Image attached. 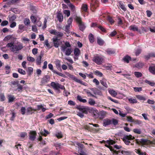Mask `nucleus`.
Masks as SVG:
<instances>
[{
	"instance_id": "nucleus-1",
	"label": "nucleus",
	"mask_w": 155,
	"mask_h": 155,
	"mask_svg": "<svg viewBox=\"0 0 155 155\" xmlns=\"http://www.w3.org/2000/svg\"><path fill=\"white\" fill-rule=\"evenodd\" d=\"M13 42L8 43L6 45V47L10 48V51L15 54L18 53L23 48V44L20 42L16 44H14Z\"/></svg>"
},
{
	"instance_id": "nucleus-2",
	"label": "nucleus",
	"mask_w": 155,
	"mask_h": 155,
	"mask_svg": "<svg viewBox=\"0 0 155 155\" xmlns=\"http://www.w3.org/2000/svg\"><path fill=\"white\" fill-rule=\"evenodd\" d=\"M51 86L53 88L55 91H57L58 93L60 92L59 89L63 90V95L65 96H68L70 93L67 91L65 89L64 86L61 84H59L57 82H52L51 83Z\"/></svg>"
},
{
	"instance_id": "nucleus-3",
	"label": "nucleus",
	"mask_w": 155,
	"mask_h": 155,
	"mask_svg": "<svg viewBox=\"0 0 155 155\" xmlns=\"http://www.w3.org/2000/svg\"><path fill=\"white\" fill-rule=\"evenodd\" d=\"M64 45H62L61 46V50L63 52H65V54L67 56L71 55L72 52L71 48H69L71 47L70 43L67 41H64Z\"/></svg>"
},
{
	"instance_id": "nucleus-4",
	"label": "nucleus",
	"mask_w": 155,
	"mask_h": 155,
	"mask_svg": "<svg viewBox=\"0 0 155 155\" xmlns=\"http://www.w3.org/2000/svg\"><path fill=\"white\" fill-rule=\"evenodd\" d=\"M118 123V121L114 118L110 119L106 118L103 120V125L105 127L112 124L114 125H116Z\"/></svg>"
},
{
	"instance_id": "nucleus-5",
	"label": "nucleus",
	"mask_w": 155,
	"mask_h": 155,
	"mask_svg": "<svg viewBox=\"0 0 155 155\" xmlns=\"http://www.w3.org/2000/svg\"><path fill=\"white\" fill-rule=\"evenodd\" d=\"M106 142L109 145H107L106 144L105 146L109 148L110 150L113 152V155H122L120 150L117 151L115 150L113 147L110 146V145L113 144L114 143L113 140H107Z\"/></svg>"
},
{
	"instance_id": "nucleus-6",
	"label": "nucleus",
	"mask_w": 155,
	"mask_h": 155,
	"mask_svg": "<svg viewBox=\"0 0 155 155\" xmlns=\"http://www.w3.org/2000/svg\"><path fill=\"white\" fill-rule=\"evenodd\" d=\"M104 60L103 56L97 54L94 55L92 60L93 62L99 65L102 64Z\"/></svg>"
},
{
	"instance_id": "nucleus-7",
	"label": "nucleus",
	"mask_w": 155,
	"mask_h": 155,
	"mask_svg": "<svg viewBox=\"0 0 155 155\" xmlns=\"http://www.w3.org/2000/svg\"><path fill=\"white\" fill-rule=\"evenodd\" d=\"M74 19L78 24L79 29L81 31H83L86 27L84 23L82 22L81 18L76 16L74 18Z\"/></svg>"
},
{
	"instance_id": "nucleus-8",
	"label": "nucleus",
	"mask_w": 155,
	"mask_h": 155,
	"mask_svg": "<svg viewBox=\"0 0 155 155\" xmlns=\"http://www.w3.org/2000/svg\"><path fill=\"white\" fill-rule=\"evenodd\" d=\"M135 137L132 135H124L122 138L124 143L127 145H129L130 143V140L134 139Z\"/></svg>"
},
{
	"instance_id": "nucleus-9",
	"label": "nucleus",
	"mask_w": 155,
	"mask_h": 155,
	"mask_svg": "<svg viewBox=\"0 0 155 155\" xmlns=\"http://www.w3.org/2000/svg\"><path fill=\"white\" fill-rule=\"evenodd\" d=\"M65 74L72 80L77 83H78L84 86L86 85V83L83 81H82L77 79L76 77L74 75L70 74L69 73L65 72Z\"/></svg>"
},
{
	"instance_id": "nucleus-10",
	"label": "nucleus",
	"mask_w": 155,
	"mask_h": 155,
	"mask_svg": "<svg viewBox=\"0 0 155 155\" xmlns=\"http://www.w3.org/2000/svg\"><path fill=\"white\" fill-rule=\"evenodd\" d=\"M73 21L72 18L70 17L68 19L67 22L68 24L66 25L65 26L64 30L67 32H69L70 30V27Z\"/></svg>"
},
{
	"instance_id": "nucleus-11",
	"label": "nucleus",
	"mask_w": 155,
	"mask_h": 155,
	"mask_svg": "<svg viewBox=\"0 0 155 155\" xmlns=\"http://www.w3.org/2000/svg\"><path fill=\"white\" fill-rule=\"evenodd\" d=\"M49 32L51 34L56 35L57 36L56 37H57L58 38L61 37L64 35L63 33L61 32L58 31L55 29L51 30L49 31Z\"/></svg>"
},
{
	"instance_id": "nucleus-12",
	"label": "nucleus",
	"mask_w": 155,
	"mask_h": 155,
	"mask_svg": "<svg viewBox=\"0 0 155 155\" xmlns=\"http://www.w3.org/2000/svg\"><path fill=\"white\" fill-rule=\"evenodd\" d=\"M76 108L83 113L87 114L89 112L88 108L83 106H78L76 107Z\"/></svg>"
},
{
	"instance_id": "nucleus-13",
	"label": "nucleus",
	"mask_w": 155,
	"mask_h": 155,
	"mask_svg": "<svg viewBox=\"0 0 155 155\" xmlns=\"http://www.w3.org/2000/svg\"><path fill=\"white\" fill-rule=\"evenodd\" d=\"M50 78L48 75H45L42 79L41 81V85H44L47 83L50 80Z\"/></svg>"
},
{
	"instance_id": "nucleus-14",
	"label": "nucleus",
	"mask_w": 155,
	"mask_h": 155,
	"mask_svg": "<svg viewBox=\"0 0 155 155\" xmlns=\"http://www.w3.org/2000/svg\"><path fill=\"white\" fill-rule=\"evenodd\" d=\"M36 132L34 131H31L29 133V139L32 141L35 140L36 138Z\"/></svg>"
},
{
	"instance_id": "nucleus-15",
	"label": "nucleus",
	"mask_w": 155,
	"mask_h": 155,
	"mask_svg": "<svg viewBox=\"0 0 155 155\" xmlns=\"http://www.w3.org/2000/svg\"><path fill=\"white\" fill-rule=\"evenodd\" d=\"M90 89L93 92V93L95 95H102V94L101 91L98 89L96 88H91Z\"/></svg>"
},
{
	"instance_id": "nucleus-16",
	"label": "nucleus",
	"mask_w": 155,
	"mask_h": 155,
	"mask_svg": "<svg viewBox=\"0 0 155 155\" xmlns=\"http://www.w3.org/2000/svg\"><path fill=\"white\" fill-rule=\"evenodd\" d=\"M59 39L57 37H54L52 38L53 42L55 48H58L60 45Z\"/></svg>"
},
{
	"instance_id": "nucleus-17",
	"label": "nucleus",
	"mask_w": 155,
	"mask_h": 155,
	"mask_svg": "<svg viewBox=\"0 0 155 155\" xmlns=\"http://www.w3.org/2000/svg\"><path fill=\"white\" fill-rule=\"evenodd\" d=\"M57 18H58V20L59 22H61L63 21V16L62 14L60 12H57Z\"/></svg>"
},
{
	"instance_id": "nucleus-18",
	"label": "nucleus",
	"mask_w": 155,
	"mask_h": 155,
	"mask_svg": "<svg viewBox=\"0 0 155 155\" xmlns=\"http://www.w3.org/2000/svg\"><path fill=\"white\" fill-rule=\"evenodd\" d=\"M43 53L41 51L40 55L36 59V63L37 65H39L40 64L41 59L43 56Z\"/></svg>"
},
{
	"instance_id": "nucleus-19",
	"label": "nucleus",
	"mask_w": 155,
	"mask_h": 155,
	"mask_svg": "<svg viewBox=\"0 0 155 155\" xmlns=\"http://www.w3.org/2000/svg\"><path fill=\"white\" fill-rule=\"evenodd\" d=\"M129 28L130 30H133L134 31H137L140 34L142 33L141 31L140 30H139L138 27L136 26L135 25H131L129 27Z\"/></svg>"
},
{
	"instance_id": "nucleus-20",
	"label": "nucleus",
	"mask_w": 155,
	"mask_h": 155,
	"mask_svg": "<svg viewBox=\"0 0 155 155\" xmlns=\"http://www.w3.org/2000/svg\"><path fill=\"white\" fill-rule=\"evenodd\" d=\"M8 102L11 103L13 102L15 99V97L14 95L9 94L8 95Z\"/></svg>"
},
{
	"instance_id": "nucleus-21",
	"label": "nucleus",
	"mask_w": 155,
	"mask_h": 155,
	"mask_svg": "<svg viewBox=\"0 0 155 155\" xmlns=\"http://www.w3.org/2000/svg\"><path fill=\"white\" fill-rule=\"evenodd\" d=\"M123 60L124 62L128 63L131 60V58L130 56L127 55L123 58Z\"/></svg>"
},
{
	"instance_id": "nucleus-22",
	"label": "nucleus",
	"mask_w": 155,
	"mask_h": 155,
	"mask_svg": "<svg viewBox=\"0 0 155 155\" xmlns=\"http://www.w3.org/2000/svg\"><path fill=\"white\" fill-rule=\"evenodd\" d=\"M36 111L35 109L31 107H28L27 109V113L28 114H32L33 112V111Z\"/></svg>"
},
{
	"instance_id": "nucleus-23",
	"label": "nucleus",
	"mask_w": 155,
	"mask_h": 155,
	"mask_svg": "<svg viewBox=\"0 0 155 155\" xmlns=\"http://www.w3.org/2000/svg\"><path fill=\"white\" fill-rule=\"evenodd\" d=\"M149 71L153 74H155V65H152L149 68Z\"/></svg>"
},
{
	"instance_id": "nucleus-24",
	"label": "nucleus",
	"mask_w": 155,
	"mask_h": 155,
	"mask_svg": "<svg viewBox=\"0 0 155 155\" xmlns=\"http://www.w3.org/2000/svg\"><path fill=\"white\" fill-rule=\"evenodd\" d=\"M88 39L90 42L91 43H93L94 41V35L92 33H90L88 36Z\"/></svg>"
},
{
	"instance_id": "nucleus-25",
	"label": "nucleus",
	"mask_w": 155,
	"mask_h": 155,
	"mask_svg": "<svg viewBox=\"0 0 155 155\" xmlns=\"http://www.w3.org/2000/svg\"><path fill=\"white\" fill-rule=\"evenodd\" d=\"M97 42L100 46L103 45L104 43V41L99 37L97 38Z\"/></svg>"
},
{
	"instance_id": "nucleus-26",
	"label": "nucleus",
	"mask_w": 155,
	"mask_h": 155,
	"mask_svg": "<svg viewBox=\"0 0 155 155\" xmlns=\"http://www.w3.org/2000/svg\"><path fill=\"white\" fill-rule=\"evenodd\" d=\"M84 91L86 93V94H87L88 96H91L92 97H94L95 98H97L96 97L92 94L90 91L87 89H84Z\"/></svg>"
},
{
	"instance_id": "nucleus-27",
	"label": "nucleus",
	"mask_w": 155,
	"mask_h": 155,
	"mask_svg": "<svg viewBox=\"0 0 155 155\" xmlns=\"http://www.w3.org/2000/svg\"><path fill=\"white\" fill-rule=\"evenodd\" d=\"M129 102L131 104H136L137 102V101L136 98L130 97L128 98Z\"/></svg>"
},
{
	"instance_id": "nucleus-28",
	"label": "nucleus",
	"mask_w": 155,
	"mask_h": 155,
	"mask_svg": "<svg viewBox=\"0 0 155 155\" xmlns=\"http://www.w3.org/2000/svg\"><path fill=\"white\" fill-rule=\"evenodd\" d=\"M107 54L109 55L114 54L115 53V51L111 48H108L106 51Z\"/></svg>"
},
{
	"instance_id": "nucleus-29",
	"label": "nucleus",
	"mask_w": 155,
	"mask_h": 155,
	"mask_svg": "<svg viewBox=\"0 0 155 155\" xmlns=\"http://www.w3.org/2000/svg\"><path fill=\"white\" fill-rule=\"evenodd\" d=\"M119 5L120 7L124 12H125L126 11V8L125 7L124 4L121 2L120 1L119 2Z\"/></svg>"
},
{
	"instance_id": "nucleus-30",
	"label": "nucleus",
	"mask_w": 155,
	"mask_h": 155,
	"mask_svg": "<svg viewBox=\"0 0 155 155\" xmlns=\"http://www.w3.org/2000/svg\"><path fill=\"white\" fill-rule=\"evenodd\" d=\"M101 84L105 87L107 88L108 87L107 84V80L105 79H103L101 81Z\"/></svg>"
},
{
	"instance_id": "nucleus-31",
	"label": "nucleus",
	"mask_w": 155,
	"mask_h": 155,
	"mask_svg": "<svg viewBox=\"0 0 155 155\" xmlns=\"http://www.w3.org/2000/svg\"><path fill=\"white\" fill-rule=\"evenodd\" d=\"M77 100L80 102L83 103H85L87 102V101L86 99H83L81 96L79 95H78L77 96Z\"/></svg>"
},
{
	"instance_id": "nucleus-32",
	"label": "nucleus",
	"mask_w": 155,
	"mask_h": 155,
	"mask_svg": "<svg viewBox=\"0 0 155 155\" xmlns=\"http://www.w3.org/2000/svg\"><path fill=\"white\" fill-rule=\"evenodd\" d=\"M37 107L38 110L41 109L42 111L43 112H44L47 109L46 108L44 107L41 104L38 105H37Z\"/></svg>"
},
{
	"instance_id": "nucleus-33",
	"label": "nucleus",
	"mask_w": 155,
	"mask_h": 155,
	"mask_svg": "<svg viewBox=\"0 0 155 155\" xmlns=\"http://www.w3.org/2000/svg\"><path fill=\"white\" fill-rule=\"evenodd\" d=\"M105 112L104 111L100 112L98 114V117L100 119H103L105 117Z\"/></svg>"
},
{
	"instance_id": "nucleus-34",
	"label": "nucleus",
	"mask_w": 155,
	"mask_h": 155,
	"mask_svg": "<svg viewBox=\"0 0 155 155\" xmlns=\"http://www.w3.org/2000/svg\"><path fill=\"white\" fill-rule=\"evenodd\" d=\"M81 8L83 11L86 12L88 9L87 5L86 4H82Z\"/></svg>"
},
{
	"instance_id": "nucleus-35",
	"label": "nucleus",
	"mask_w": 155,
	"mask_h": 155,
	"mask_svg": "<svg viewBox=\"0 0 155 155\" xmlns=\"http://www.w3.org/2000/svg\"><path fill=\"white\" fill-rule=\"evenodd\" d=\"M133 131L135 134H141L142 133V131L141 129L139 128H135L133 130Z\"/></svg>"
},
{
	"instance_id": "nucleus-36",
	"label": "nucleus",
	"mask_w": 155,
	"mask_h": 155,
	"mask_svg": "<svg viewBox=\"0 0 155 155\" xmlns=\"http://www.w3.org/2000/svg\"><path fill=\"white\" fill-rule=\"evenodd\" d=\"M136 96L137 98L140 100L144 101L146 100V98L143 96L140 95H136Z\"/></svg>"
},
{
	"instance_id": "nucleus-37",
	"label": "nucleus",
	"mask_w": 155,
	"mask_h": 155,
	"mask_svg": "<svg viewBox=\"0 0 155 155\" xmlns=\"http://www.w3.org/2000/svg\"><path fill=\"white\" fill-rule=\"evenodd\" d=\"M74 53L75 55L79 56L80 53V51L78 48H75L74 50Z\"/></svg>"
},
{
	"instance_id": "nucleus-38",
	"label": "nucleus",
	"mask_w": 155,
	"mask_h": 155,
	"mask_svg": "<svg viewBox=\"0 0 155 155\" xmlns=\"http://www.w3.org/2000/svg\"><path fill=\"white\" fill-rule=\"evenodd\" d=\"M16 16L15 15L9 17V22L14 21L16 18Z\"/></svg>"
},
{
	"instance_id": "nucleus-39",
	"label": "nucleus",
	"mask_w": 155,
	"mask_h": 155,
	"mask_svg": "<svg viewBox=\"0 0 155 155\" xmlns=\"http://www.w3.org/2000/svg\"><path fill=\"white\" fill-rule=\"evenodd\" d=\"M109 93L113 96L115 97L117 94L115 91L113 90H110L109 91Z\"/></svg>"
},
{
	"instance_id": "nucleus-40",
	"label": "nucleus",
	"mask_w": 155,
	"mask_h": 155,
	"mask_svg": "<svg viewBox=\"0 0 155 155\" xmlns=\"http://www.w3.org/2000/svg\"><path fill=\"white\" fill-rule=\"evenodd\" d=\"M53 72L54 73L56 74L59 75L60 76H61L63 78H67V77L65 75H64V74H63L62 73L57 72V71H56L55 70H53Z\"/></svg>"
},
{
	"instance_id": "nucleus-41",
	"label": "nucleus",
	"mask_w": 155,
	"mask_h": 155,
	"mask_svg": "<svg viewBox=\"0 0 155 155\" xmlns=\"http://www.w3.org/2000/svg\"><path fill=\"white\" fill-rule=\"evenodd\" d=\"M144 65V64L142 63H138L135 65V67L138 68H142Z\"/></svg>"
},
{
	"instance_id": "nucleus-42",
	"label": "nucleus",
	"mask_w": 155,
	"mask_h": 155,
	"mask_svg": "<svg viewBox=\"0 0 155 155\" xmlns=\"http://www.w3.org/2000/svg\"><path fill=\"white\" fill-rule=\"evenodd\" d=\"M88 103L90 105L93 106L95 104V102L94 99L90 98L89 99Z\"/></svg>"
},
{
	"instance_id": "nucleus-43",
	"label": "nucleus",
	"mask_w": 155,
	"mask_h": 155,
	"mask_svg": "<svg viewBox=\"0 0 155 155\" xmlns=\"http://www.w3.org/2000/svg\"><path fill=\"white\" fill-rule=\"evenodd\" d=\"M31 21L34 24L36 23V22L37 21V18L33 15H32L31 16Z\"/></svg>"
},
{
	"instance_id": "nucleus-44",
	"label": "nucleus",
	"mask_w": 155,
	"mask_h": 155,
	"mask_svg": "<svg viewBox=\"0 0 155 155\" xmlns=\"http://www.w3.org/2000/svg\"><path fill=\"white\" fill-rule=\"evenodd\" d=\"M43 131L44 132H41V135H43L45 137H46L47 136V134H49V132L46 129H43Z\"/></svg>"
},
{
	"instance_id": "nucleus-45",
	"label": "nucleus",
	"mask_w": 155,
	"mask_h": 155,
	"mask_svg": "<svg viewBox=\"0 0 155 155\" xmlns=\"http://www.w3.org/2000/svg\"><path fill=\"white\" fill-rule=\"evenodd\" d=\"M134 74L135 76L137 78L140 77L142 76V74L141 72L137 71L135 72H134Z\"/></svg>"
},
{
	"instance_id": "nucleus-46",
	"label": "nucleus",
	"mask_w": 155,
	"mask_h": 155,
	"mask_svg": "<svg viewBox=\"0 0 155 155\" xmlns=\"http://www.w3.org/2000/svg\"><path fill=\"white\" fill-rule=\"evenodd\" d=\"M122 75L124 76L128 80H130L132 79L130 77L131 75L130 74H122Z\"/></svg>"
},
{
	"instance_id": "nucleus-47",
	"label": "nucleus",
	"mask_w": 155,
	"mask_h": 155,
	"mask_svg": "<svg viewBox=\"0 0 155 155\" xmlns=\"http://www.w3.org/2000/svg\"><path fill=\"white\" fill-rule=\"evenodd\" d=\"M144 82L147 83L149 85H150L151 86H153L155 85V83L153 82H151L149 81H148L147 80H145Z\"/></svg>"
},
{
	"instance_id": "nucleus-48",
	"label": "nucleus",
	"mask_w": 155,
	"mask_h": 155,
	"mask_svg": "<svg viewBox=\"0 0 155 155\" xmlns=\"http://www.w3.org/2000/svg\"><path fill=\"white\" fill-rule=\"evenodd\" d=\"M120 152L122 155H130V152L128 151L122 150Z\"/></svg>"
},
{
	"instance_id": "nucleus-49",
	"label": "nucleus",
	"mask_w": 155,
	"mask_h": 155,
	"mask_svg": "<svg viewBox=\"0 0 155 155\" xmlns=\"http://www.w3.org/2000/svg\"><path fill=\"white\" fill-rule=\"evenodd\" d=\"M12 35H8L4 38L3 40L4 41H7L12 39Z\"/></svg>"
},
{
	"instance_id": "nucleus-50",
	"label": "nucleus",
	"mask_w": 155,
	"mask_h": 155,
	"mask_svg": "<svg viewBox=\"0 0 155 155\" xmlns=\"http://www.w3.org/2000/svg\"><path fill=\"white\" fill-rule=\"evenodd\" d=\"M134 91L136 92H140L142 90V88L141 87H134Z\"/></svg>"
},
{
	"instance_id": "nucleus-51",
	"label": "nucleus",
	"mask_w": 155,
	"mask_h": 155,
	"mask_svg": "<svg viewBox=\"0 0 155 155\" xmlns=\"http://www.w3.org/2000/svg\"><path fill=\"white\" fill-rule=\"evenodd\" d=\"M55 136L58 138H62L63 137V135L61 132L56 133L55 134Z\"/></svg>"
},
{
	"instance_id": "nucleus-52",
	"label": "nucleus",
	"mask_w": 155,
	"mask_h": 155,
	"mask_svg": "<svg viewBox=\"0 0 155 155\" xmlns=\"http://www.w3.org/2000/svg\"><path fill=\"white\" fill-rule=\"evenodd\" d=\"M33 71V68L31 67H28L27 70L28 74H30Z\"/></svg>"
},
{
	"instance_id": "nucleus-53",
	"label": "nucleus",
	"mask_w": 155,
	"mask_h": 155,
	"mask_svg": "<svg viewBox=\"0 0 155 155\" xmlns=\"http://www.w3.org/2000/svg\"><path fill=\"white\" fill-rule=\"evenodd\" d=\"M24 23L25 25H27L30 24V21L29 19L26 18L24 20Z\"/></svg>"
},
{
	"instance_id": "nucleus-54",
	"label": "nucleus",
	"mask_w": 155,
	"mask_h": 155,
	"mask_svg": "<svg viewBox=\"0 0 155 155\" xmlns=\"http://www.w3.org/2000/svg\"><path fill=\"white\" fill-rule=\"evenodd\" d=\"M127 120L128 122L130 123H132L134 121L133 118L131 116H127L126 117Z\"/></svg>"
},
{
	"instance_id": "nucleus-55",
	"label": "nucleus",
	"mask_w": 155,
	"mask_h": 155,
	"mask_svg": "<svg viewBox=\"0 0 155 155\" xmlns=\"http://www.w3.org/2000/svg\"><path fill=\"white\" fill-rule=\"evenodd\" d=\"M95 74L100 77H101L103 75L102 73L98 71H96L94 72Z\"/></svg>"
},
{
	"instance_id": "nucleus-56",
	"label": "nucleus",
	"mask_w": 155,
	"mask_h": 155,
	"mask_svg": "<svg viewBox=\"0 0 155 155\" xmlns=\"http://www.w3.org/2000/svg\"><path fill=\"white\" fill-rule=\"evenodd\" d=\"M63 12L67 17H69L70 15V12L69 10H64L63 11Z\"/></svg>"
},
{
	"instance_id": "nucleus-57",
	"label": "nucleus",
	"mask_w": 155,
	"mask_h": 155,
	"mask_svg": "<svg viewBox=\"0 0 155 155\" xmlns=\"http://www.w3.org/2000/svg\"><path fill=\"white\" fill-rule=\"evenodd\" d=\"M44 45H45L46 46L49 48H51V46H50V45L48 43V40H45L44 43Z\"/></svg>"
},
{
	"instance_id": "nucleus-58",
	"label": "nucleus",
	"mask_w": 155,
	"mask_h": 155,
	"mask_svg": "<svg viewBox=\"0 0 155 155\" xmlns=\"http://www.w3.org/2000/svg\"><path fill=\"white\" fill-rule=\"evenodd\" d=\"M18 71L19 73H20V74H22L25 75L26 74L25 71L22 69L18 68Z\"/></svg>"
},
{
	"instance_id": "nucleus-59",
	"label": "nucleus",
	"mask_w": 155,
	"mask_h": 155,
	"mask_svg": "<svg viewBox=\"0 0 155 155\" xmlns=\"http://www.w3.org/2000/svg\"><path fill=\"white\" fill-rule=\"evenodd\" d=\"M56 66L58 69L59 70L61 69L60 62L59 60H58L56 62Z\"/></svg>"
},
{
	"instance_id": "nucleus-60",
	"label": "nucleus",
	"mask_w": 155,
	"mask_h": 155,
	"mask_svg": "<svg viewBox=\"0 0 155 155\" xmlns=\"http://www.w3.org/2000/svg\"><path fill=\"white\" fill-rule=\"evenodd\" d=\"M107 20L111 24L114 23V21L113 19L110 16H108L107 17Z\"/></svg>"
},
{
	"instance_id": "nucleus-61",
	"label": "nucleus",
	"mask_w": 155,
	"mask_h": 155,
	"mask_svg": "<svg viewBox=\"0 0 155 155\" xmlns=\"http://www.w3.org/2000/svg\"><path fill=\"white\" fill-rule=\"evenodd\" d=\"M133 123H134L135 124L138 125H140L142 123V121H141L138 120H134Z\"/></svg>"
},
{
	"instance_id": "nucleus-62",
	"label": "nucleus",
	"mask_w": 155,
	"mask_h": 155,
	"mask_svg": "<svg viewBox=\"0 0 155 155\" xmlns=\"http://www.w3.org/2000/svg\"><path fill=\"white\" fill-rule=\"evenodd\" d=\"M27 58V60L29 61L34 62L35 61V58L31 56H28Z\"/></svg>"
},
{
	"instance_id": "nucleus-63",
	"label": "nucleus",
	"mask_w": 155,
	"mask_h": 155,
	"mask_svg": "<svg viewBox=\"0 0 155 155\" xmlns=\"http://www.w3.org/2000/svg\"><path fill=\"white\" fill-rule=\"evenodd\" d=\"M8 24V21H7L5 20L2 21L1 24V25L4 26L7 25Z\"/></svg>"
},
{
	"instance_id": "nucleus-64",
	"label": "nucleus",
	"mask_w": 155,
	"mask_h": 155,
	"mask_svg": "<svg viewBox=\"0 0 155 155\" xmlns=\"http://www.w3.org/2000/svg\"><path fill=\"white\" fill-rule=\"evenodd\" d=\"M54 116V115L53 114L51 113H50L48 114L45 117V118L46 119H48L49 118H51L52 117H53Z\"/></svg>"
}]
</instances>
